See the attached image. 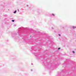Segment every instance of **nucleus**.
Listing matches in <instances>:
<instances>
[{
  "label": "nucleus",
  "mask_w": 76,
  "mask_h": 76,
  "mask_svg": "<svg viewBox=\"0 0 76 76\" xmlns=\"http://www.w3.org/2000/svg\"><path fill=\"white\" fill-rule=\"evenodd\" d=\"M60 48H58V50H60Z\"/></svg>",
  "instance_id": "obj_6"
},
{
  "label": "nucleus",
  "mask_w": 76,
  "mask_h": 76,
  "mask_svg": "<svg viewBox=\"0 0 76 76\" xmlns=\"http://www.w3.org/2000/svg\"><path fill=\"white\" fill-rule=\"evenodd\" d=\"M16 11H15L14 13H16Z\"/></svg>",
  "instance_id": "obj_2"
},
{
  "label": "nucleus",
  "mask_w": 76,
  "mask_h": 76,
  "mask_svg": "<svg viewBox=\"0 0 76 76\" xmlns=\"http://www.w3.org/2000/svg\"><path fill=\"white\" fill-rule=\"evenodd\" d=\"M52 15H53V16H55V15H54L53 14H52Z\"/></svg>",
  "instance_id": "obj_4"
},
{
  "label": "nucleus",
  "mask_w": 76,
  "mask_h": 76,
  "mask_svg": "<svg viewBox=\"0 0 76 76\" xmlns=\"http://www.w3.org/2000/svg\"><path fill=\"white\" fill-rule=\"evenodd\" d=\"M12 22H14L15 21L14 20H12Z\"/></svg>",
  "instance_id": "obj_3"
},
{
  "label": "nucleus",
  "mask_w": 76,
  "mask_h": 76,
  "mask_svg": "<svg viewBox=\"0 0 76 76\" xmlns=\"http://www.w3.org/2000/svg\"><path fill=\"white\" fill-rule=\"evenodd\" d=\"M73 29H75V28H76V27H75V26H73Z\"/></svg>",
  "instance_id": "obj_1"
},
{
  "label": "nucleus",
  "mask_w": 76,
  "mask_h": 76,
  "mask_svg": "<svg viewBox=\"0 0 76 76\" xmlns=\"http://www.w3.org/2000/svg\"><path fill=\"white\" fill-rule=\"evenodd\" d=\"M59 36H60V34H59Z\"/></svg>",
  "instance_id": "obj_7"
},
{
  "label": "nucleus",
  "mask_w": 76,
  "mask_h": 76,
  "mask_svg": "<svg viewBox=\"0 0 76 76\" xmlns=\"http://www.w3.org/2000/svg\"><path fill=\"white\" fill-rule=\"evenodd\" d=\"M73 53H75V51H73Z\"/></svg>",
  "instance_id": "obj_5"
}]
</instances>
